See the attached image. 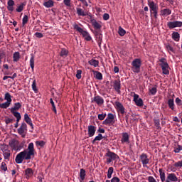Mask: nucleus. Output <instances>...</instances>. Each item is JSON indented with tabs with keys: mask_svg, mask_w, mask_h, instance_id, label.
I'll return each mask as SVG.
<instances>
[{
	"mask_svg": "<svg viewBox=\"0 0 182 182\" xmlns=\"http://www.w3.org/2000/svg\"><path fill=\"white\" fill-rule=\"evenodd\" d=\"M31 58H30V66L32 69V70H33V69H35V55H33V54H31Z\"/></svg>",
	"mask_w": 182,
	"mask_h": 182,
	"instance_id": "33",
	"label": "nucleus"
},
{
	"mask_svg": "<svg viewBox=\"0 0 182 182\" xmlns=\"http://www.w3.org/2000/svg\"><path fill=\"white\" fill-rule=\"evenodd\" d=\"M63 2L66 6H70V0H63Z\"/></svg>",
	"mask_w": 182,
	"mask_h": 182,
	"instance_id": "63",
	"label": "nucleus"
},
{
	"mask_svg": "<svg viewBox=\"0 0 182 182\" xmlns=\"http://www.w3.org/2000/svg\"><path fill=\"white\" fill-rule=\"evenodd\" d=\"M26 178H31L33 176V170L31 168H28L24 171Z\"/></svg>",
	"mask_w": 182,
	"mask_h": 182,
	"instance_id": "20",
	"label": "nucleus"
},
{
	"mask_svg": "<svg viewBox=\"0 0 182 182\" xmlns=\"http://www.w3.org/2000/svg\"><path fill=\"white\" fill-rule=\"evenodd\" d=\"M168 67H164L161 68L162 70V73H164V75H170V71H168Z\"/></svg>",
	"mask_w": 182,
	"mask_h": 182,
	"instance_id": "46",
	"label": "nucleus"
},
{
	"mask_svg": "<svg viewBox=\"0 0 182 182\" xmlns=\"http://www.w3.org/2000/svg\"><path fill=\"white\" fill-rule=\"evenodd\" d=\"M172 39H173V41L176 42H178V41H180V34L178 32H173L172 33Z\"/></svg>",
	"mask_w": 182,
	"mask_h": 182,
	"instance_id": "35",
	"label": "nucleus"
},
{
	"mask_svg": "<svg viewBox=\"0 0 182 182\" xmlns=\"http://www.w3.org/2000/svg\"><path fill=\"white\" fill-rule=\"evenodd\" d=\"M139 160L141 162L143 167H147V164L150 163V159H149L147 154L142 153L139 156Z\"/></svg>",
	"mask_w": 182,
	"mask_h": 182,
	"instance_id": "7",
	"label": "nucleus"
},
{
	"mask_svg": "<svg viewBox=\"0 0 182 182\" xmlns=\"http://www.w3.org/2000/svg\"><path fill=\"white\" fill-rule=\"evenodd\" d=\"M171 15V10L170 9H164L161 10V16H168Z\"/></svg>",
	"mask_w": 182,
	"mask_h": 182,
	"instance_id": "22",
	"label": "nucleus"
},
{
	"mask_svg": "<svg viewBox=\"0 0 182 182\" xmlns=\"http://www.w3.org/2000/svg\"><path fill=\"white\" fill-rule=\"evenodd\" d=\"M181 150H182V146L177 145V146L174 149L173 151L174 153H180Z\"/></svg>",
	"mask_w": 182,
	"mask_h": 182,
	"instance_id": "53",
	"label": "nucleus"
},
{
	"mask_svg": "<svg viewBox=\"0 0 182 182\" xmlns=\"http://www.w3.org/2000/svg\"><path fill=\"white\" fill-rule=\"evenodd\" d=\"M168 106L171 110H174L175 105H174V98H169L168 100Z\"/></svg>",
	"mask_w": 182,
	"mask_h": 182,
	"instance_id": "27",
	"label": "nucleus"
},
{
	"mask_svg": "<svg viewBox=\"0 0 182 182\" xmlns=\"http://www.w3.org/2000/svg\"><path fill=\"white\" fill-rule=\"evenodd\" d=\"M114 123V120L110 119L109 118H106L102 122V124H105V126H113Z\"/></svg>",
	"mask_w": 182,
	"mask_h": 182,
	"instance_id": "25",
	"label": "nucleus"
},
{
	"mask_svg": "<svg viewBox=\"0 0 182 182\" xmlns=\"http://www.w3.org/2000/svg\"><path fill=\"white\" fill-rule=\"evenodd\" d=\"M32 89L35 93H38V88H36V80H34L32 83Z\"/></svg>",
	"mask_w": 182,
	"mask_h": 182,
	"instance_id": "48",
	"label": "nucleus"
},
{
	"mask_svg": "<svg viewBox=\"0 0 182 182\" xmlns=\"http://www.w3.org/2000/svg\"><path fill=\"white\" fill-rule=\"evenodd\" d=\"M0 149H1V151H2L3 153H5V152H6V151H9V146L8 145L5 144H4L3 145H1V146H0Z\"/></svg>",
	"mask_w": 182,
	"mask_h": 182,
	"instance_id": "40",
	"label": "nucleus"
},
{
	"mask_svg": "<svg viewBox=\"0 0 182 182\" xmlns=\"http://www.w3.org/2000/svg\"><path fill=\"white\" fill-rule=\"evenodd\" d=\"M159 172L161 182H166V173L164 171H163L161 168H159Z\"/></svg>",
	"mask_w": 182,
	"mask_h": 182,
	"instance_id": "28",
	"label": "nucleus"
},
{
	"mask_svg": "<svg viewBox=\"0 0 182 182\" xmlns=\"http://www.w3.org/2000/svg\"><path fill=\"white\" fill-rule=\"evenodd\" d=\"M149 96H154L156 93H157V87H156L149 88Z\"/></svg>",
	"mask_w": 182,
	"mask_h": 182,
	"instance_id": "37",
	"label": "nucleus"
},
{
	"mask_svg": "<svg viewBox=\"0 0 182 182\" xmlns=\"http://www.w3.org/2000/svg\"><path fill=\"white\" fill-rule=\"evenodd\" d=\"M26 150H24L20 153H18L15 159V161L17 164H21L23 163V160H31V159H26Z\"/></svg>",
	"mask_w": 182,
	"mask_h": 182,
	"instance_id": "2",
	"label": "nucleus"
},
{
	"mask_svg": "<svg viewBox=\"0 0 182 182\" xmlns=\"http://www.w3.org/2000/svg\"><path fill=\"white\" fill-rule=\"evenodd\" d=\"M118 33L119 36H124V35H126V30H124L122 26H119L118 28Z\"/></svg>",
	"mask_w": 182,
	"mask_h": 182,
	"instance_id": "43",
	"label": "nucleus"
},
{
	"mask_svg": "<svg viewBox=\"0 0 182 182\" xmlns=\"http://www.w3.org/2000/svg\"><path fill=\"white\" fill-rule=\"evenodd\" d=\"M28 132V125H26V123L25 122H21V126L17 129L18 134L21 136L23 139H25L26 137V132Z\"/></svg>",
	"mask_w": 182,
	"mask_h": 182,
	"instance_id": "3",
	"label": "nucleus"
},
{
	"mask_svg": "<svg viewBox=\"0 0 182 182\" xmlns=\"http://www.w3.org/2000/svg\"><path fill=\"white\" fill-rule=\"evenodd\" d=\"M122 87V85L120 84V80H115L114 81V89L115 91L118 92L119 95H120L121 91L120 89Z\"/></svg>",
	"mask_w": 182,
	"mask_h": 182,
	"instance_id": "14",
	"label": "nucleus"
},
{
	"mask_svg": "<svg viewBox=\"0 0 182 182\" xmlns=\"http://www.w3.org/2000/svg\"><path fill=\"white\" fill-rule=\"evenodd\" d=\"M148 6L150 9V12L153 11H159V5L156 4L153 0H147Z\"/></svg>",
	"mask_w": 182,
	"mask_h": 182,
	"instance_id": "9",
	"label": "nucleus"
},
{
	"mask_svg": "<svg viewBox=\"0 0 182 182\" xmlns=\"http://www.w3.org/2000/svg\"><path fill=\"white\" fill-rule=\"evenodd\" d=\"M68 55H69V51L66 50V48H62L60 53V56H61V58H66Z\"/></svg>",
	"mask_w": 182,
	"mask_h": 182,
	"instance_id": "34",
	"label": "nucleus"
},
{
	"mask_svg": "<svg viewBox=\"0 0 182 182\" xmlns=\"http://www.w3.org/2000/svg\"><path fill=\"white\" fill-rule=\"evenodd\" d=\"M151 16H154V19H157L159 16V10H154L150 11Z\"/></svg>",
	"mask_w": 182,
	"mask_h": 182,
	"instance_id": "44",
	"label": "nucleus"
},
{
	"mask_svg": "<svg viewBox=\"0 0 182 182\" xmlns=\"http://www.w3.org/2000/svg\"><path fill=\"white\" fill-rule=\"evenodd\" d=\"M21 107L22 104H21V102H16L14 103V107H11L10 109V112H18V110H19V109H21Z\"/></svg>",
	"mask_w": 182,
	"mask_h": 182,
	"instance_id": "23",
	"label": "nucleus"
},
{
	"mask_svg": "<svg viewBox=\"0 0 182 182\" xmlns=\"http://www.w3.org/2000/svg\"><path fill=\"white\" fill-rule=\"evenodd\" d=\"M73 28L74 29H75V31H77V32L81 33V35H82V36L85 38L87 42H90V41L92 40V36H90V34L89 33V32L83 30V28L80 27L79 25L77 24H74Z\"/></svg>",
	"mask_w": 182,
	"mask_h": 182,
	"instance_id": "1",
	"label": "nucleus"
},
{
	"mask_svg": "<svg viewBox=\"0 0 182 182\" xmlns=\"http://www.w3.org/2000/svg\"><path fill=\"white\" fill-rule=\"evenodd\" d=\"M107 118L109 119L110 120H114V115L112 113H109Z\"/></svg>",
	"mask_w": 182,
	"mask_h": 182,
	"instance_id": "62",
	"label": "nucleus"
},
{
	"mask_svg": "<svg viewBox=\"0 0 182 182\" xmlns=\"http://www.w3.org/2000/svg\"><path fill=\"white\" fill-rule=\"evenodd\" d=\"M175 102L178 106H182V100H180L178 97L176 98Z\"/></svg>",
	"mask_w": 182,
	"mask_h": 182,
	"instance_id": "57",
	"label": "nucleus"
},
{
	"mask_svg": "<svg viewBox=\"0 0 182 182\" xmlns=\"http://www.w3.org/2000/svg\"><path fill=\"white\" fill-rule=\"evenodd\" d=\"M21 58L19 52H15L13 55V60L14 62H18Z\"/></svg>",
	"mask_w": 182,
	"mask_h": 182,
	"instance_id": "38",
	"label": "nucleus"
},
{
	"mask_svg": "<svg viewBox=\"0 0 182 182\" xmlns=\"http://www.w3.org/2000/svg\"><path fill=\"white\" fill-rule=\"evenodd\" d=\"M43 5L45 8H52L55 5V1L53 0H46L43 2Z\"/></svg>",
	"mask_w": 182,
	"mask_h": 182,
	"instance_id": "19",
	"label": "nucleus"
},
{
	"mask_svg": "<svg viewBox=\"0 0 182 182\" xmlns=\"http://www.w3.org/2000/svg\"><path fill=\"white\" fill-rule=\"evenodd\" d=\"M26 159H32V156H35V148L33 146V143L31 142L28 146V149L26 150Z\"/></svg>",
	"mask_w": 182,
	"mask_h": 182,
	"instance_id": "6",
	"label": "nucleus"
},
{
	"mask_svg": "<svg viewBox=\"0 0 182 182\" xmlns=\"http://www.w3.org/2000/svg\"><path fill=\"white\" fill-rule=\"evenodd\" d=\"M173 166L176 168H182V160L179 161L178 162H176Z\"/></svg>",
	"mask_w": 182,
	"mask_h": 182,
	"instance_id": "52",
	"label": "nucleus"
},
{
	"mask_svg": "<svg viewBox=\"0 0 182 182\" xmlns=\"http://www.w3.org/2000/svg\"><path fill=\"white\" fill-rule=\"evenodd\" d=\"M11 106V104L9 102H5L4 103L0 104V109H8Z\"/></svg>",
	"mask_w": 182,
	"mask_h": 182,
	"instance_id": "45",
	"label": "nucleus"
},
{
	"mask_svg": "<svg viewBox=\"0 0 182 182\" xmlns=\"http://www.w3.org/2000/svg\"><path fill=\"white\" fill-rule=\"evenodd\" d=\"M115 107L118 113H121V114H124L126 112L124 106H123V104H122V102L117 101L115 102Z\"/></svg>",
	"mask_w": 182,
	"mask_h": 182,
	"instance_id": "10",
	"label": "nucleus"
},
{
	"mask_svg": "<svg viewBox=\"0 0 182 182\" xmlns=\"http://www.w3.org/2000/svg\"><path fill=\"white\" fill-rule=\"evenodd\" d=\"M85 177H86V171L83 168H81L80 170V178L81 181H83V180H85Z\"/></svg>",
	"mask_w": 182,
	"mask_h": 182,
	"instance_id": "36",
	"label": "nucleus"
},
{
	"mask_svg": "<svg viewBox=\"0 0 182 182\" xmlns=\"http://www.w3.org/2000/svg\"><path fill=\"white\" fill-rule=\"evenodd\" d=\"M103 139H105V136H103L102 134H98V135L92 141V144H96V141H100V140H103Z\"/></svg>",
	"mask_w": 182,
	"mask_h": 182,
	"instance_id": "26",
	"label": "nucleus"
},
{
	"mask_svg": "<svg viewBox=\"0 0 182 182\" xmlns=\"http://www.w3.org/2000/svg\"><path fill=\"white\" fill-rule=\"evenodd\" d=\"M94 34H95L97 41H103V34L100 33V31L95 30L94 32Z\"/></svg>",
	"mask_w": 182,
	"mask_h": 182,
	"instance_id": "21",
	"label": "nucleus"
},
{
	"mask_svg": "<svg viewBox=\"0 0 182 182\" xmlns=\"http://www.w3.org/2000/svg\"><path fill=\"white\" fill-rule=\"evenodd\" d=\"M106 113H102V114H98V119L99 120H105V119L106 118Z\"/></svg>",
	"mask_w": 182,
	"mask_h": 182,
	"instance_id": "54",
	"label": "nucleus"
},
{
	"mask_svg": "<svg viewBox=\"0 0 182 182\" xmlns=\"http://www.w3.org/2000/svg\"><path fill=\"white\" fill-rule=\"evenodd\" d=\"M129 139H130V137L129 136V134L127 132L122 133V138L121 139V141L122 144L130 143Z\"/></svg>",
	"mask_w": 182,
	"mask_h": 182,
	"instance_id": "18",
	"label": "nucleus"
},
{
	"mask_svg": "<svg viewBox=\"0 0 182 182\" xmlns=\"http://www.w3.org/2000/svg\"><path fill=\"white\" fill-rule=\"evenodd\" d=\"M6 124H9L10 123H14V119L7 118L5 119Z\"/></svg>",
	"mask_w": 182,
	"mask_h": 182,
	"instance_id": "58",
	"label": "nucleus"
},
{
	"mask_svg": "<svg viewBox=\"0 0 182 182\" xmlns=\"http://www.w3.org/2000/svg\"><path fill=\"white\" fill-rule=\"evenodd\" d=\"M159 65L161 68H168V63H167V60L164 58H162L159 60Z\"/></svg>",
	"mask_w": 182,
	"mask_h": 182,
	"instance_id": "24",
	"label": "nucleus"
},
{
	"mask_svg": "<svg viewBox=\"0 0 182 182\" xmlns=\"http://www.w3.org/2000/svg\"><path fill=\"white\" fill-rule=\"evenodd\" d=\"M166 48L168 52H173V53H174V48H173V46H171V45L166 44Z\"/></svg>",
	"mask_w": 182,
	"mask_h": 182,
	"instance_id": "51",
	"label": "nucleus"
},
{
	"mask_svg": "<svg viewBox=\"0 0 182 182\" xmlns=\"http://www.w3.org/2000/svg\"><path fill=\"white\" fill-rule=\"evenodd\" d=\"M89 65L94 66V68H97L99 66V60L95 59H91L88 61Z\"/></svg>",
	"mask_w": 182,
	"mask_h": 182,
	"instance_id": "29",
	"label": "nucleus"
},
{
	"mask_svg": "<svg viewBox=\"0 0 182 182\" xmlns=\"http://www.w3.org/2000/svg\"><path fill=\"white\" fill-rule=\"evenodd\" d=\"M6 57L5 51L4 50H0V62H1L2 59Z\"/></svg>",
	"mask_w": 182,
	"mask_h": 182,
	"instance_id": "55",
	"label": "nucleus"
},
{
	"mask_svg": "<svg viewBox=\"0 0 182 182\" xmlns=\"http://www.w3.org/2000/svg\"><path fill=\"white\" fill-rule=\"evenodd\" d=\"M90 23H92L93 28L97 31L102 28V26L99 23L96 19L93 18L92 16H90Z\"/></svg>",
	"mask_w": 182,
	"mask_h": 182,
	"instance_id": "13",
	"label": "nucleus"
},
{
	"mask_svg": "<svg viewBox=\"0 0 182 182\" xmlns=\"http://www.w3.org/2000/svg\"><path fill=\"white\" fill-rule=\"evenodd\" d=\"M96 133V127L93 125L88 126V136L93 137Z\"/></svg>",
	"mask_w": 182,
	"mask_h": 182,
	"instance_id": "15",
	"label": "nucleus"
},
{
	"mask_svg": "<svg viewBox=\"0 0 182 182\" xmlns=\"http://www.w3.org/2000/svg\"><path fill=\"white\" fill-rule=\"evenodd\" d=\"M154 126L157 129V130H161V127H160V119H154Z\"/></svg>",
	"mask_w": 182,
	"mask_h": 182,
	"instance_id": "39",
	"label": "nucleus"
},
{
	"mask_svg": "<svg viewBox=\"0 0 182 182\" xmlns=\"http://www.w3.org/2000/svg\"><path fill=\"white\" fill-rule=\"evenodd\" d=\"M4 100H6L7 103L10 105L12 103V97L9 92H6L4 95Z\"/></svg>",
	"mask_w": 182,
	"mask_h": 182,
	"instance_id": "31",
	"label": "nucleus"
},
{
	"mask_svg": "<svg viewBox=\"0 0 182 182\" xmlns=\"http://www.w3.org/2000/svg\"><path fill=\"white\" fill-rule=\"evenodd\" d=\"M167 26L169 28V29H174V28H181L182 21H169L167 23Z\"/></svg>",
	"mask_w": 182,
	"mask_h": 182,
	"instance_id": "8",
	"label": "nucleus"
},
{
	"mask_svg": "<svg viewBox=\"0 0 182 182\" xmlns=\"http://www.w3.org/2000/svg\"><path fill=\"white\" fill-rule=\"evenodd\" d=\"M77 14L78 16H86L87 15V13L81 8H77Z\"/></svg>",
	"mask_w": 182,
	"mask_h": 182,
	"instance_id": "32",
	"label": "nucleus"
},
{
	"mask_svg": "<svg viewBox=\"0 0 182 182\" xmlns=\"http://www.w3.org/2000/svg\"><path fill=\"white\" fill-rule=\"evenodd\" d=\"M9 146L11 147H15V139H12L9 141Z\"/></svg>",
	"mask_w": 182,
	"mask_h": 182,
	"instance_id": "64",
	"label": "nucleus"
},
{
	"mask_svg": "<svg viewBox=\"0 0 182 182\" xmlns=\"http://www.w3.org/2000/svg\"><path fill=\"white\" fill-rule=\"evenodd\" d=\"M132 70L134 73H140V68H141V60L139 58L134 59L132 63Z\"/></svg>",
	"mask_w": 182,
	"mask_h": 182,
	"instance_id": "5",
	"label": "nucleus"
},
{
	"mask_svg": "<svg viewBox=\"0 0 182 182\" xmlns=\"http://www.w3.org/2000/svg\"><path fill=\"white\" fill-rule=\"evenodd\" d=\"M95 102L98 106H102L105 103V100L100 95L95 96L92 100V103Z\"/></svg>",
	"mask_w": 182,
	"mask_h": 182,
	"instance_id": "12",
	"label": "nucleus"
},
{
	"mask_svg": "<svg viewBox=\"0 0 182 182\" xmlns=\"http://www.w3.org/2000/svg\"><path fill=\"white\" fill-rule=\"evenodd\" d=\"M0 168L3 171H6V170H8V166H6V164L5 162H2Z\"/></svg>",
	"mask_w": 182,
	"mask_h": 182,
	"instance_id": "50",
	"label": "nucleus"
},
{
	"mask_svg": "<svg viewBox=\"0 0 182 182\" xmlns=\"http://www.w3.org/2000/svg\"><path fill=\"white\" fill-rule=\"evenodd\" d=\"M92 72L93 73L94 77L97 79V80H103V74L99 71H95L92 70Z\"/></svg>",
	"mask_w": 182,
	"mask_h": 182,
	"instance_id": "17",
	"label": "nucleus"
},
{
	"mask_svg": "<svg viewBox=\"0 0 182 182\" xmlns=\"http://www.w3.org/2000/svg\"><path fill=\"white\" fill-rule=\"evenodd\" d=\"M36 147H43L45 146V141H36Z\"/></svg>",
	"mask_w": 182,
	"mask_h": 182,
	"instance_id": "47",
	"label": "nucleus"
},
{
	"mask_svg": "<svg viewBox=\"0 0 182 182\" xmlns=\"http://www.w3.org/2000/svg\"><path fill=\"white\" fill-rule=\"evenodd\" d=\"M7 5V6H14V5H15V1L14 0H9Z\"/></svg>",
	"mask_w": 182,
	"mask_h": 182,
	"instance_id": "59",
	"label": "nucleus"
},
{
	"mask_svg": "<svg viewBox=\"0 0 182 182\" xmlns=\"http://www.w3.org/2000/svg\"><path fill=\"white\" fill-rule=\"evenodd\" d=\"M111 182H120V178H119V177H117V176H114L111 179Z\"/></svg>",
	"mask_w": 182,
	"mask_h": 182,
	"instance_id": "60",
	"label": "nucleus"
},
{
	"mask_svg": "<svg viewBox=\"0 0 182 182\" xmlns=\"http://www.w3.org/2000/svg\"><path fill=\"white\" fill-rule=\"evenodd\" d=\"M105 157L107 160V164H110L112 161L117 160L119 159V155L116 154L114 152H112L110 151H108L105 154Z\"/></svg>",
	"mask_w": 182,
	"mask_h": 182,
	"instance_id": "4",
	"label": "nucleus"
},
{
	"mask_svg": "<svg viewBox=\"0 0 182 182\" xmlns=\"http://www.w3.org/2000/svg\"><path fill=\"white\" fill-rule=\"evenodd\" d=\"M77 79H82V70H77L76 74Z\"/></svg>",
	"mask_w": 182,
	"mask_h": 182,
	"instance_id": "56",
	"label": "nucleus"
},
{
	"mask_svg": "<svg viewBox=\"0 0 182 182\" xmlns=\"http://www.w3.org/2000/svg\"><path fill=\"white\" fill-rule=\"evenodd\" d=\"M11 113L16 117V119H22L21 113L18 112V111H11Z\"/></svg>",
	"mask_w": 182,
	"mask_h": 182,
	"instance_id": "41",
	"label": "nucleus"
},
{
	"mask_svg": "<svg viewBox=\"0 0 182 182\" xmlns=\"http://www.w3.org/2000/svg\"><path fill=\"white\" fill-rule=\"evenodd\" d=\"M134 102L136 106H138L139 107H141L144 105L143 100L141 98H139V95L136 93L134 94Z\"/></svg>",
	"mask_w": 182,
	"mask_h": 182,
	"instance_id": "11",
	"label": "nucleus"
},
{
	"mask_svg": "<svg viewBox=\"0 0 182 182\" xmlns=\"http://www.w3.org/2000/svg\"><path fill=\"white\" fill-rule=\"evenodd\" d=\"M25 6H26V1L21 3L20 5L16 9V12H22Z\"/></svg>",
	"mask_w": 182,
	"mask_h": 182,
	"instance_id": "30",
	"label": "nucleus"
},
{
	"mask_svg": "<svg viewBox=\"0 0 182 182\" xmlns=\"http://www.w3.org/2000/svg\"><path fill=\"white\" fill-rule=\"evenodd\" d=\"M3 156L5 160H9L11 157V150L6 152H3Z\"/></svg>",
	"mask_w": 182,
	"mask_h": 182,
	"instance_id": "42",
	"label": "nucleus"
},
{
	"mask_svg": "<svg viewBox=\"0 0 182 182\" xmlns=\"http://www.w3.org/2000/svg\"><path fill=\"white\" fill-rule=\"evenodd\" d=\"M24 121L28 124L31 129H33V124L32 123V119L29 117L28 113L24 114Z\"/></svg>",
	"mask_w": 182,
	"mask_h": 182,
	"instance_id": "16",
	"label": "nucleus"
},
{
	"mask_svg": "<svg viewBox=\"0 0 182 182\" xmlns=\"http://www.w3.org/2000/svg\"><path fill=\"white\" fill-rule=\"evenodd\" d=\"M109 18H110V16L109 15V14H106V13L104 14L103 15L104 21H109Z\"/></svg>",
	"mask_w": 182,
	"mask_h": 182,
	"instance_id": "61",
	"label": "nucleus"
},
{
	"mask_svg": "<svg viewBox=\"0 0 182 182\" xmlns=\"http://www.w3.org/2000/svg\"><path fill=\"white\" fill-rule=\"evenodd\" d=\"M28 18L27 15H24L23 20H22V25L25 26L28 23Z\"/></svg>",
	"mask_w": 182,
	"mask_h": 182,
	"instance_id": "49",
	"label": "nucleus"
}]
</instances>
